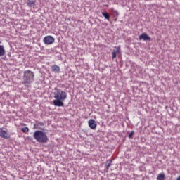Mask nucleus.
Instances as JSON below:
<instances>
[{
  "instance_id": "f257e3e1",
  "label": "nucleus",
  "mask_w": 180,
  "mask_h": 180,
  "mask_svg": "<svg viewBox=\"0 0 180 180\" xmlns=\"http://www.w3.org/2000/svg\"><path fill=\"white\" fill-rule=\"evenodd\" d=\"M53 98H55L56 99L53 101V105H55L56 107H63V101L67 99V93L66 91L59 90L56 93H55Z\"/></svg>"
},
{
  "instance_id": "f03ea898",
  "label": "nucleus",
  "mask_w": 180,
  "mask_h": 180,
  "mask_svg": "<svg viewBox=\"0 0 180 180\" xmlns=\"http://www.w3.org/2000/svg\"><path fill=\"white\" fill-rule=\"evenodd\" d=\"M33 139L40 143H46L49 141V138L47 134L43 131H35L33 133Z\"/></svg>"
},
{
  "instance_id": "7ed1b4c3",
  "label": "nucleus",
  "mask_w": 180,
  "mask_h": 180,
  "mask_svg": "<svg viewBox=\"0 0 180 180\" xmlns=\"http://www.w3.org/2000/svg\"><path fill=\"white\" fill-rule=\"evenodd\" d=\"M34 74L32 71L27 70L24 71L23 82L24 85H28L34 81Z\"/></svg>"
},
{
  "instance_id": "20e7f679",
  "label": "nucleus",
  "mask_w": 180,
  "mask_h": 180,
  "mask_svg": "<svg viewBox=\"0 0 180 180\" xmlns=\"http://www.w3.org/2000/svg\"><path fill=\"white\" fill-rule=\"evenodd\" d=\"M43 41L46 45H51L55 42V38L52 36L44 37Z\"/></svg>"
},
{
  "instance_id": "39448f33",
  "label": "nucleus",
  "mask_w": 180,
  "mask_h": 180,
  "mask_svg": "<svg viewBox=\"0 0 180 180\" xmlns=\"http://www.w3.org/2000/svg\"><path fill=\"white\" fill-rule=\"evenodd\" d=\"M0 137L2 139H9L10 134L6 131H4L2 128H0Z\"/></svg>"
},
{
  "instance_id": "423d86ee",
  "label": "nucleus",
  "mask_w": 180,
  "mask_h": 180,
  "mask_svg": "<svg viewBox=\"0 0 180 180\" xmlns=\"http://www.w3.org/2000/svg\"><path fill=\"white\" fill-rule=\"evenodd\" d=\"M96 122L95 120H94L93 119H90L89 120H88V126L89 127L90 129H91L92 130H94L96 129Z\"/></svg>"
},
{
  "instance_id": "0eeeda50",
  "label": "nucleus",
  "mask_w": 180,
  "mask_h": 180,
  "mask_svg": "<svg viewBox=\"0 0 180 180\" xmlns=\"http://www.w3.org/2000/svg\"><path fill=\"white\" fill-rule=\"evenodd\" d=\"M139 40L150 41V37L146 33H143L139 35Z\"/></svg>"
},
{
  "instance_id": "6e6552de",
  "label": "nucleus",
  "mask_w": 180,
  "mask_h": 180,
  "mask_svg": "<svg viewBox=\"0 0 180 180\" xmlns=\"http://www.w3.org/2000/svg\"><path fill=\"white\" fill-rule=\"evenodd\" d=\"M51 71L53 72L59 73L60 72V67L57 65H51Z\"/></svg>"
},
{
  "instance_id": "1a4fd4ad",
  "label": "nucleus",
  "mask_w": 180,
  "mask_h": 180,
  "mask_svg": "<svg viewBox=\"0 0 180 180\" xmlns=\"http://www.w3.org/2000/svg\"><path fill=\"white\" fill-rule=\"evenodd\" d=\"M4 55H5L4 46L2 45H0V57H2Z\"/></svg>"
},
{
  "instance_id": "9d476101",
  "label": "nucleus",
  "mask_w": 180,
  "mask_h": 180,
  "mask_svg": "<svg viewBox=\"0 0 180 180\" xmlns=\"http://www.w3.org/2000/svg\"><path fill=\"white\" fill-rule=\"evenodd\" d=\"M166 176L165 174H158V177L156 178V180H164Z\"/></svg>"
},
{
  "instance_id": "9b49d317",
  "label": "nucleus",
  "mask_w": 180,
  "mask_h": 180,
  "mask_svg": "<svg viewBox=\"0 0 180 180\" xmlns=\"http://www.w3.org/2000/svg\"><path fill=\"white\" fill-rule=\"evenodd\" d=\"M36 2L32 0H30V1H28L27 3V6L32 8V6H34L35 5Z\"/></svg>"
},
{
  "instance_id": "f8f14e48",
  "label": "nucleus",
  "mask_w": 180,
  "mask_h": 180,
  "mask_svg": "<svg viewBox=\"0 0 180 180\" xmlns=\"http://www.w3.org/2000/svg\"><path fill=\"white\" fill-rule=\"evenodd\" d=\"M101 14H103V16L105 17V19L109 20L110 18L109 13H108L107 12H103L101 13Z\"/></svg>"
},
{
  "instance_id": "ddd939ff",
  "label": "nucleus",
  "mask_w": 180,
  "mask_h": 180,
  "mask_svg": "<svg viewBox=\"0 0 180 180\" xmlns=\"http://www.w3.org/2000/svg\"><path fill=\"white\" fill-rule=\"evenodd\" d=\"M30 131V129L27 127H23L21 129V131H22V133H28V131Z\"/></svg>"
},
{
  "instance_id": "4468645a",
  "label": "nucleus",
  "mask_w": 180,
  "mask_h": 180,
  "mask_svg": "<svg viewBox=\"0 0 180 180\" xmlns=\"http://www.w3.org/2000/svg\"><path fill=\"white\" fill-rule=\"evenodd\" d=\"M115 49H116L117 50H115V53H117V54H119V53H120V47H117V46H115Z\"/></svg>"
},
{
  "instance_id": "2eb2a0df",
  "label": "nucleus",
  "mask_w": 180,
  "mask_h": 180,
  "mask_svg": "<svg viewBox=\"0 0 180 180\" xmlns=\"http://www.w3.org/2000/svg\"><path fill=\"white\" fill-rule=\"evenodd\" d=\"M112 165V160H108V165H107V169H109L110 166Z\"/></svg>"
},
{
  "instance_id": "dca6fc26",
  "label": "nucleus",
  "mask_w": 180,
  "mask_h": 180,
  "mask_svg": "<svg viewBox=\"0 0 180 180\" xmlns=\"http://www.w3.org/2000/svg\"><path fill=\"white\" fill-rule=\"evenodd\" d=\"M116 52L114 51L112 52V58L114 59L117 57Z\"/></svg>"
},
{
  "instance_id": "f3484780",
  "label": "nucleus",
  "mask_w": 180,
  "mask_h": 180,
  "mask_svg": "<svg viewBox=\"0 0 180 180\" xmlns=\"http://www.w3.org/2000/svg\"><path fill=\"white\" fill-rule=\"evenodd\" d=\"M133 134H134V131H131V132L129 134V136H128L129 139L132 138Z\"/></svg>"
},
{
  "instance_id": "a211bd4d",
  "label": "nucleus",
  "mask_w": 180,
  "mask_h": 180,
  "mask_svg": "<svg viewBox=\"0 0 180 180\" xmlns=\"http://www.w3.org/2000/svg\"><path fill=\"white\" fill-rule=\"evenodd\" d=\"M39 125H41V126H44V124L43 122H39Z\"/></svg>"
},
{
  "instance_id": "6ab92c4d",
  "label": "nucleus",
  "mask_w": 180,
  "mask_h": 180,
  "mask_svg": "<svg viewBox=\"0 0 180 180\" xmlns=\"http://www.w3.org/2000/svg\"><path fill=\"white\" fill-rule=\"evenodd\" d=\"M176 180H180V176H179L178 179H176Z\"/></svg>"
}]
</instances>
